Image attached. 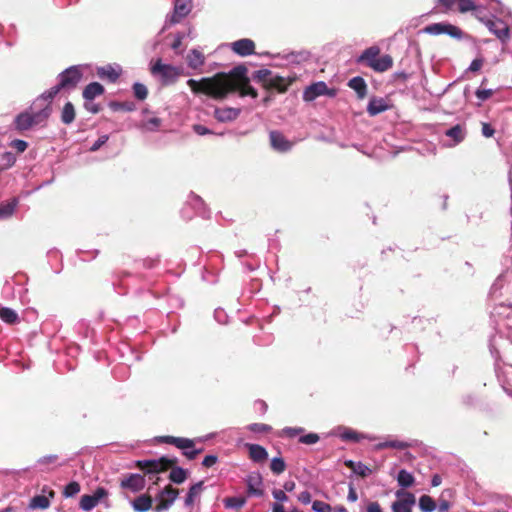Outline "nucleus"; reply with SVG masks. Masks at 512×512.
<instances>
[{
  "instance_id": "f257e3e1",
  "label": "nucleus",
  "mask_w": 512,
  "mask_h": 512,
  "mask_svg": "<svg viewBox=\"0 0 512 512\" xmlns=\"http://www.w3.org/2000/svg\"><path fill=\"white\" fill-rule=\"evenodd\" d=\"M246 72L245 67L238 66L230 74L218 73L199 81L189 79L187 84L194 93H204L214 99H224L234 90H239L241 96L256 98L257 91L249 84Z\"/></svg>"
},
{
  "instance_id": "f03ea898",
  "label": "nucleus",
  "mask_w": 512,
  "mask_h": 512,
  "mask_svg": "<svg viewBox=\"0 0 512 512\" xmlns=\"http://www.w3.org/2000/svg\"><path fill=\"white\" fill-rule=\"evenodd\" d=\"M52 108L49 104L35 107V101L29 111L20 113L15 118V127L19 131H26L34 126L43 125L51 115Z\"/></svg>"
},
{
  "instance_id": "7ed1b4c3",
  "label": "nucleus",
  "mask_w": 512,
  "mask_h": 512,
  "mask_svg": "<svg viewBox=\"0 0 512 512\" xmlns=\"http://www.w3.org/2000/svg\"><path fill=\"white\" fill-rule=\"evenodd\" d=\"M151 74L158 77L162 85H171L177 81L181 75V69L179 67L164 64L161 59L156 60L151 68Z\"/></svg>"
},
{
  "instance_id": "20e7f679",
  "label": "nucleus",
  "mask_w": 512,
  "mask_h": 512,
  "mask_svg": "<svg viewBox=\"0 0 512 512\" xmlns=\"http://www.w3.org/2000/svg\"><path fill=\"white\" fill-rule=\"evenodd\" d=\"M159 441L172 444L183 451V454L189 459L194 460L202 452V449H195V440L183 437L161 436Z\"/></svg>"
},
{
  "instance_id": "39448f33",
  "label": "nucleus",
  "mask_w": 512,
  "mask_h": 512,
  "mask_svg": "<svg viewBox=\"0 0 512 512\" xmlns=\"http://www.w3.org/2000/svg\"><path fill=\"white\" fill-rule=\"evenodd\" d=\"M256 77L270 88L279 92H285L291 81H287L284 77L273 74L268 69H261L256 72Z\"/></svg>"
},
{
  "instance_id": "423d86ee",
  "label": "nucleus",
  "mask_w": 512,
  "mask_h": 512,
  "mask_svg": "<svg viewBox=\"0 0 512 512\" xmlns=\"http://www.w3.org/2000/svg\"><path fill=\"white\" fill-rule=\"evenodd\" d=\"M476 18L503 43L509 39V27L503 20L498 18H484L478 14L476 15Z\"/></svg>"
},
{
  "instance_id": "0eeeda50",
  "label": "nucleus",
  "mask_w": 512,
  "mask_h": 512,
  "mask_svg": "<svg viewBox=\"0 0 512 512\" xmlns=\"http://www.w3.org/2000/svg\"><path fill=\"white\" fill-rule=\"evenodd\" d=\"M395 496L398 500L392 503V512H412V508L416 503L414 494L401 489L395 492Z\"/></svg>"
},
{
  "instance_id": "6e6552de",
  "label": "nucleus",
  "mask_w": 512,
  "mask_h": 512,
  "mask_svg": "<svg viewBox=\"0 0 512 512\" xmlns=\"http://www.w3.org/2000/svg\"><path fill=\"white\" fill-rule=\"evenodd\" d=\"M107 495L108 492L106 489L103 487H98L92 495H82L80 498L79 506L83 511L89 512L95 508L103 498L107 497Z\"/></svg>"
},
{
  "instance_id": "1a4fd4ad",
  "label": "nucleus",
  "mask_w": 512,
  "mask_h": 512,
  "mask_svg": "<svg viewBox=\"0 0 512 512\" xmlns=\"http://www.w3.org/2000/svg\"><path fill=\"white\" fill-rule=\"evenodd\" d=\"M178 496V490L170 486L163 489L156 497L157 505L155 507L156 512H162L168 510Z\"/></svg>"
},
{
  "instance_id": "9d476101",
  "label": "nucleus",
  "mask_w": 512,
  "mask_h": 512,
  "mask_svg": "<svg viewBox=\"0 0 512 512\" xmlns=\"http://www.w3.org/2000/svg\"><path fill=\"white\" fill-rule=\"evenodd\" d=\"M82 77L79 66H71L59 75V83L62 88H74Z\"/></svg>"
},
{
  "instance_id": "9b49d317",
  "label": "nucleus",
  "mask_w": 512,
  "mask_h": 512,
  "mask_svg": "<svg viewBox=\"0 0 512 512\" xmlns=\"http://www.w3.org/2000/svg\"><path fill=\"white\" fill-rule=\"evenodd\" d=\"M322 95L333 96L334 92H330L325 82L319 81L308 86L303 92V99L307 102L315 100Z\"/></svg>"
},
{
  "instance_id": "f8f14e48",
  "label": "nucleus",
  "mask_w": 512,
  "mask_h": 512,
  "mask_svg": "<svg viewBox=\"0 0 512 512\" xmlns=\"http://www.w3.org/2000/svg\"><path fill=\"white\" fill-rule=\"evenodd\" d=\"M192 9V0H175L174 10L168 19L171 24L179 23Z\"/></svg>"
},
{
  "instance_id": "ddd939ff",
  "label": "nucleus",
  "mask_w": 512,
  "mask_h": 512,
  "mask_svg": "<svg viewBox=\"0 0 512 512\" xmlns=\"http://www.w3.org/2000/svg\"><path fill=\"white\" fill-rule=\"evenodd\" d=\"M271 147L281 153L288 152L294 146V142L287 139L281 132L279 131H271L269 134Z\"/></svg>"
},
{
  "instance_id": "4468645a",
  "label": "nucleus",
  "mask_w": 512,
  "mask_h": 512,
  "mask_svg": "<svg viewBox=\"0 0 512 512\" xmlns=\"http://www.w3.org/2000/svg\"><path fill=\"white\" fill-rule=\"evenodd\" d=\"M174 464L173 460L161 458L160 460L139 461L138 466L147 473H159Z\"/></svg>"
},
{
  "instance_id": "2eb2a0df",
  "label": "nucleus",
  "mask_w": 512,
  "mask_h": 512,
  "mask_svg": "<svg viewBox=\"0 0 512 512\" xmlns=\"http://www.w3.org/2000/svg\"><path fill=\"white\" fill-rule=\"evenodd\" d=\"M330 435L337 436L343 441L348 442H359L360 440L367 438L364 434L358 433L357 431L344 426L336 427L330 432Z\"/></svg>"
},
{
  "instance_id": "dca6fc26",
  "label": "nucleus",
  "mask_w": 512,
  "mask_h": 512,
  "mask_svg": "<svg viewBox=\"0 0 512 512\" xmlns=\"http://www.w3.org/2000/svg\"><path fill=\"white\" fill-rule=\"evenodd\" d=\"M231 49L234 53L245 57L254 54L255 43L248 38H243L231 43Z\"/></svg>"
},
{
  "instance_id": "f3484780",
  "label": "nucleus",
  "mask_w": 512,
  "mask_h": 512,
  "mask_svg": "<svg viewBox=\"0 0 512 512\" xmlns=\"http://www.w3.org/2000/svg\"><path fill=\"white\" fill-rule=\"evenodd\" d=\"M122 69L119 65H106L97 69V75L101 79H108L110 82H115L121 75Z\"/></svg>"
},
{
  "instance_id": "a211bd4d",
  "label": "nucleus",
  "mask_w": 512,
  "mask_h": 512,
  "mask_svg": "<svg viewBox=\"0 0 512 512\" xmlns=\"http://www.w3.org/2000/svg\"><path fill=\"white\" fill-rule=\"evenodd\" d=\"M240 114V109L225 107V108H216L214 110V117L219 122H229L235 120Z\"/></svg>"
},
{
  "instance_id": "6ab92c4d",
  "label": "nucleus",
  "mask_w": 512,
  "mask_h": 512,
  "mask_svg": "<svg viewBox=\"0 0 512 512\" xmlns=\"http://www.w3.org/2000/svg\"><path fill=\"white\" fill-rule=\"evenodd\" d=\"M389 109V105L384 98L373 97L370 99L367 112L370 116H376L382 112H385Z\"/></svg>"
},
{
  "instance_id": "aec40b11",
  "label": "nucleus",
  "mask_w": 512,
  "mask_h": 512,
  "mask_svg": "<svg viewBox=\"0 0 512 512\" xmlns=\"http://www.w3.org/2000/svg\"><path fill=\"white\" fill-rule=\"evenodd\" d=\"M380 55V48L378 46H371L365 49L362 54L357 58V63H364L371 68V63L375 62Z\"/></svg>"
},
{
  "instance_id": "412c9836",
  "label": "nucleus",
  "mask_w": 512,
  "mask_h": 512,
  "mask_svg": "<svg viewBox=\"0 0 512 512\" xmlns=\"http://www.w3.org/2000/svg\"><path fill=\"white\" fill-rule=\"evenodd\" d=\"M246 483H247L249 495H252V496H262L263 495V490L259 488V486L262 483V478H261L260 474H258V473L250 474L246 479Z\"/></svg>"
},
{
  "instance_id": "4be33fe9",
  "label": "nucleus",
  "mask_w": 512,
  "mask_h": 512,
  "mask_svg": "<svg viewBox=\"0 0 512 512\" xmlns=\"http://www.w3.org/2000/svg\"><path fill=\"white\" fill-rule=\"evenodd\" d=\"M121 486L134 492L140 491L144 487V478L140 474H131L128 478L122 480Z\"/></svg>"
},
{
  "instance_id": "5701e85b",
  "label": "nucleus",
  "mask_w": 512,
  "mask_h": 512,
  "mask_svg": "<svg viewBox=\"0 0 512 512\" xmlns=\"http://www.w3.org/2000/svg\"><path fill=\"white\" fill-rule=\"evenodd\" d=\"M62 86L58 83L56 86L50 88L48 91L44 92L40 97L35 100V107L45 106V104H49L51 107V100L59 93Z\"/></svg>"
},
{
  "instance_id": "b1692460",
  "label": "nucleus",
  "mask_w": 512,
  "mask_h": 512,
  "mask_svg": "<svg viewBox=\"0 0 512 512\" xmlns=\"http://www.w3.org/2000/svg\"><path fill=\"white\" fill-rule=\"evenodd\" d=\"M104 93V87L98 82H92L88 84L84 91L83 97L86 101H92L97 96H100Z\"/></svg>"
},
{
  "instance_id": "393cba45",
  "label": "nucleus",
  "mask_w": 512,
  "mask_h": 512,
  "mask_svg": "<svg viewBox=\"0 0 512 512\" xmlns=\"http://www.w3.org/2000/svg\"><path fill=\"white\" fill-rule=\"evenodd\" d=\"M348 86L353 89L359 99H363L367 94V84L362 77H354L349 80Z\"/></svg>"
},
{
  "instance_id": "a878e982",
  "label": "nucleus",
  "mask_w": 512,
  "mask_h": 512,
  "mask_svg": "<svg viewBox=\"0 0 512 512\" xmlns=\"http://www.w3.org/2000/svg\"><path fill=\"white\" fill-rule=\"evenodd\" d=\"M393 66V59L390 55H379V58L371 63V69L376 72H385Z\"/></svg>"
},
{
  "instance_id": "bb28decb",
  "label": "nucleus",
  "mask_w": 512,
  "mask_h": 512,
  "mask_svg": "<svg viewBox=\"0 0 512 512\" xmlns=\"http://www.w3.org/2000/svg\"><path fill=\"white\" fill-rule=\"evenodd\" d=\"M250 458L255 462H262L267 459L266 449L258 444H247Z\"/></svg>"
},
{
  "instance_id": "cd10ccee",
  "label": "nucleus",
  "mask_w": 512,
  "mask_h": 512,
  "mask_svg": "<svg viewBox=\"0 0 512 512\" xmlns=\"http://www.w3.org/2000/svg\"><path fill=\"white\" fill-rule=\"evenodd\" d=\"M204 55L197 49H193L187 55V64L192 69H197L204 64Z\"/></svg>"
},
{
  "instance_id": "c85d7f7f",
  "label": "nucleus",
  "mask_w": 512,
  "mask_h": 512,
  "mask_svg": "<svg viewBox=\"0 0 512 512\" xmlns=\"http://www.w3.org/2000/svg\"><path fill=\"white\" fill-rule=\"evenodd\" d=\"M446 136L453 140L452 145H456L465 139L466 132L461 125H455L446 131Z\"/></svg>"
},
{
  "instance_id": "c756f323",
  "label": "nucleus",
  "mask_w": 512,
  "mask_h": 512,
  "mask_svg": "<svg viewBox=\"0 0 512 512\" xmlns=\"http://www.w3.org/2000/svg\"><path fill=\"white\" fill-rule=\"evenodd\" d=\"M133 508L138 512H146L152 507V499L150 496L141 495L133 501Z\"/></svg>"
},
{
  "instance_id": "7c9ffc66",
  "label": "nucleus",
  "mask_w": 512,
  "mask_h": 512,
  "mask_svg": "<svg viewBox=\"0 0 512 512\" xmlns=\"http://www.w3.org/2000/svg\"><path fill=\"white\" fill-rule=\"evenodd\" d=\"M397 482L398 485L401 486L402 488H409L414 485L415 478L407 470L401 469L397 475Z\"/></svg>"
},
{
  "instance_id": "2f4dec72",
  "label": "nucleus",
  "mask_w": 512,
  "mask_h": 512,
  "mask_svg": "<svg viewBox=\"0 0 512 512\" xmlns=\"http://www.w3.org/2000/svg\"><path fill=\"white\" fill-rule=\"evenodd\" d=\"M346 466L354 473L361 477H366L371 473V469L361 462H354L352 460L346 461Z\"/></svg>"
},
{
  "instance_id": "473e14b6",
  "label": "nucleus",
  "mask_w": 512,
  "mask_h": 512,
  "mask_svg": "<svg viewBox=\"0 0 512 512\" xmlns=\"http://www.w3.org/2000/svg\"><path fill=\"white\" fill-rule=\"evenodd\" d=\"M162 124V120L158 117H151L147 120H144L140 124V128L147 132H155L158 131Z\"/></svg>"
},
{
  "instance_id": "72a5a7b5",
  "label": "nucleus",
  "mask_w": 512,
  "mask_h": 512,
  "mask_svg": "<svg viewBox=\"0 0 512 512\" xmlns=\"http://www.w3.org/2000/svg\"><path fill=\"white\" fill-rule=\"evenodd\" d=\"M458 11L460 13L475 12V16L479 14V6H477L472 0H458Z\"/></svg>"
},
{
  "instance_id": "f704fd0d",
  "label": "nucleus",
  "mask_w": 512,
  "mask_h": 512,
  "mask_svg": "<svg viewBox=\"0 0 512 512\" xmlns=\"http://www.w3.org/2000/svg\"><path fill=\"white\" fill-rule=\"evenodd\" d=\"M50 506V500L44 495L34 496L29 503L31 509H47Z\"/></svg>"
},
{
  "instance_id": "c9c22d12",
  "label": "nucleus",
  "mask_w": 512,
  "mask_h": 512,
  "mask_svg": "<svg viewBox=\"0 0 512 512\" xmlns=\"http://www.w3.org/2000/svg\"><path fill=\"white\" fill-rule=\"evenodd\" d=\"M188 36L190 37L191 39L194 38L193 36V29L192 28H189L187 33H177L175 35V38H174V41L173 43L171 44V48L178 54H181L182 53V50L180 49L181 46H182V41L183 39Z\"/></svg>"
},
{
  "instance_id": "e433bc0d",
  "label": "nucleus",
  "mask_w": 512,
  "mask_h": 512,
  "mask_svg": "<svg viewBox=\"0 0 512 512\" xmlns=\"http://www.w3.org/2000/svg\"><path fill=\"white\" fill-rule=\"evenodd\" d=\"M202 489H203L202 481L192 485L188 491L186 498H185V505L191 506L194 503L195 497L201 493Z\"/></svg>"
},
{
  "instance_id": "4c0bfd02",
  "label": "nucleus",
  "mask_w": 512,
  "mask_h": 512,
  "mask_svg": "<svg viewBox=\"0 0 512 512\" xmlns=\"http://www.w3.org/2000/svg\"><path fill=\"white\" fill-rule=\"evenodd\" d=\"M223 504L227 509H240L246 504L245 497H227L223 500Z\"/></svg>"
},
{
  "instance_id": "58836bf2",
  "label": "nucleus",
  "mask_w": 512,
  "mask_h": 512,
  "mask_svg": "<svg viewBox=\"0 0 512 512\" xmlns=\"http://www.w3.org/2000/svg\"><path fill=\"white\" fill-rule=\"evenodd\" d=\"M0 318L8 324H14L19 320L18 314L13 309L7 307L0 310Z\"/></svg>"
},
{
  "instance_id": "ea45409f",
  "label": "nucleus",
  "mask_w": 512,
  "mask_h": 512,
  "mask_svg": "<svg viewBox=\"0 0 512 512\" xmlns=\"http://www.w3.org/2000/svg\"><path fill=\"white\" fill-rule=\"evenodd\" d=\"M75 119V110L72 103L67 102L62 110L61 120L64 124H70Z\"/></svg>"
},
{
  "instance_id": "a19ab883",
  "label": "nucleus",
  "mask_w": 512,
  "mask_h": 512,
  "mask_svg": "<svg viewBox=\"0 0 512 512\" xmlns=\"http://www.w3.org/2000/svg\"><path fill=\"white\" fill-rule=\"evenodd\" d=\"M419 508L422 512H433L436 509L435 501L428 495L419 498Z\"/></svg>"
},
{
  "instance_id": "79ce46f5",
  "label": "nucleus",
  "mask_w": 512,
  "mask_h": 512,
  "mask_svg": "<svg viewBox=\"0 0 512 512\" xmlns=\"http://www.w3.org/2000/svg\"><path fill=\"white\" fill-rule=\"evenodd\" d=\"M16 206H17L16 199H13L12 201H10L8 203L1 204L0 205V219H5V218L12 216Z\"/></svg>"
},
{
  "instance_id": "37998d69",
  "label": "nucleus",
  "mask_w": 512,
  "mask_h": 512,
  "mask_svg": "<svg viewBox=\"0 0 512 512\" xmlns=\"http://www.w3.org/2000/svg\"><path fill=\"white\" fill-rule=\"evenodd\" d=\"M169 478L172 482L181 484L186 480L187 473L183 468L175 467L171 470Z\"/></svg>"
},
{
  "instance_id": "c03bdc74",
  "label": "nucleus",
  "mask_w": 512,
  "mask_h": 512,
  "mask_svg": "<svg viewBox=\"0 0 512 512\" xmlns=\"http://www.w3.org/2000/svg\"><path fill=\"white\" fill-rule=\"evenodd\" d=\"M447 27V23H433L424 28V32L430 35H441L445 34V28Z\"/></svg>"
},
{
  "instance_id": "a18cd8bd",
  "label": "nucleus",
  "mask_w": 512,
  "mask_h": 512,
  "mask_svg": "<svg viewBox=\"0 0 512 512\" xmlns=\"http://www.w3.org/2000/svg\"><path fill=\"white\" fill-rule=\"evenodd\" d=\"M15 156L12 152H5L0 156V169H8L15 163Z\"/></svg>"
},
{
  "instance_id": "49530a36",
  "label": "nucleus",
  "mask_w": 512,
  "mask_h": 512,
  "mask_svg": "<svg viewBox=\"0 0 512 512\" xmlns=\"http://www.w3.org/2000/svg\"><path fill=\"white\" fill-rule=\"evenodd\" d=\"M271 471L275 474H281L286 469L285 461L281 457H274L270 464Z\"/></svg>"
},
{
  "instance_id": "de8ad7c7",
  "label": "nucleus",
  "mask_w": 512,
  "mask_h": 512,
  "mask_svg": "<svg viewBox=\"0 0 512 512\" xmlns=\"http://www.w3.org/2000/svg\"><path fill=\"white\" fill-rule=\"evenodd\" d=\"M407 443L403 442V441H399V440H392V441H385L383 443H380L377 445V448L378 449H383V448H394V449H399V450H403L407 447Z\"/></svg>"
},
{
  "instance_id": "09e8293b",
  "label": "nucleus",
  "mask_w": 512,
  "mask_h": 512,
  "mask_svg": "<svg viewBox=\"0 0 512 512\" xmlns=\"http://www.w3.org/2000/svg\"><path fill=\"white\" fill-rule=\"evenodd\" d=\"M80 492V484L76 481H72L67 484L64 488L63 495L65 497H73Z\"/></svg>"
},
{
  "instance_id": "8fccbe9b",
  "label": "nucleus",
  "mask_w": 512,
  "mask_h": 512,
  "mask_svg": "<svg viewBox=\"0 0 512 512\" xmlns=\"http://www.w3.org/2000/svg\"><path fill=\"white\" fill-rule=\"evenodd\" d=\"M133 92L137 99L144 100L147 98L148 90L147 87L142 83H134L133 85Z\"/></svg>"
},
{
  "instance_id": "3c124183",
  "label": "nucleus",
  "mask_w": 512,
  "mask_h": 512,
  "mask_svg": "<svg viewBox=\"0 0 512 512\" xmlns=\"http://www.w3.org/2000/svg\"><path fill=\"white\" fill-rule=\"evenodd\" d=\"M445 34L455 39H461L464 36V33L460 28L450 23H447V27L445 28Z\"/></svg>"
},
{
  "instance_id": "603ef678",
  "label": "nucleus",
  "mask_w": 512,
  "mask_h": 512,
  "mask_svg": "<svg viewBox=\"0 0 512 512\" xmlns=\"http://www.w3.org/2000/svg\"><path fill=\"white\" fill-rule=\"evenodd\" d=\"M320 437L316 433H308L306 435H302L299 438V442L306 445H313L319 441Z\"/></svg>"
},
{
  "instance_id": "864d4df0",
  "label": "nucleus",
  "mask_w": 512,
  "mask_h": 512,
  "mask_svg": "<svg viewBox=\"0 0 512 512\" xmlns=\"http://www.w3.org/2000/svg\"><path fill=\"white\" fill-rule=\"evenodd\" d=\"M247 429L254 433H265L271 430V427L267 424L253 423L247 426Z\"/></svg>"
},
{
  "instance_id": "5fc2aeb1",
  "label": "nucleus",
  "mask_w": 512,
  "mask_h": 512,
  "mask_svg": "<svg viewBox=\"0 0 512 512\" xmlns=\"http://www.w3.org/2000/svg\"><path fill=\"white\" fill-rule=\"evenodd\" d=\"M312 509L315 512H331L332 511V507L329 504H327L323 501H319V500H315L312 503Z\"/></svg>"
},
{
  "instance_id": "6e6d98bb",
  "label": "nucleus",
  "mask_w": 512,
  "mask_h": 512,
  "mask_svg": "<svg viewBox=\"0 0 512 512\" xmlns=\"http://www.w3.org/2000/svg\"><path fill=\"white\" fill-rule=\"evenodd\" d=\"M303 432H304V429L301 427H285L282 430L281 435L287 436V437H295Z\"/></svg>"
},
{
  "instance_id": "4d7b16f0",
  "label": "nucleus",
  "mask_w": 512,
  "mask_h": 512,
  "mask_svg": "<svg viewBox=\"0 0 512 512\" xmlns=\"http://www.w3.org/2000/svg\"><path fill=\"white\" fill-rule=\"evenodd\" d=\"M484 60L483 58L479 57L474 59L471 64L469 65L467 71L469 72H478L482 66H483Z\"/></svg>"
},
{
  "instance_id": "13d9d810",
  "label": "nucleus",
  "mask_w": 512,
  "mask_h": 512,
  "mask_svg": "<svg viewBox=\"0 0 512 512\" xmlns=\"http://www.w3.org/2000/svg\"><path fill=\"white\" fill-rule=\"evenodd\" d=\"M109 137L108 135H102L100 136L90 147V151L95 152L100 149L101 146H103L107 141Z\"/></svg>"
},
{
  "instance_id": "bf43d9fd",
  "label": "nucleus",
  "mask_w": 512,
  "mask_h": 512,
  "mask_svg": "<svg viewBox=\"0 0 512 512\" xmlns=\"http://www.w3.org/2000/svg\"><path fill=\"white\" fill-rule=\"evenodd\" d=\"M193 131L197 134V135H200V136H204V135H209V134H213V132L208 129L207 127L201 125V124H195L193 125L192 127Z\"/></svg>"
},
{
  "instance_id": "052dcab7",
  "label": "nucleus",
  "mask_w": 512,
  "mask_h": 512,
  "mask_svg": "<svg viewBox=\"0 0 512 512\" xmlns=\"http://www.w3.org/2000/svg\"><path fill=\"white\" fill-rule=\"evenodd\" d=\"M493 94V91L491 89H478L476 91V97L481 100L485 101L489 99Z\"/></svg>"
},
{
  "instance_id": "680f3d73",
  "label": "nucleus",
  "mask_w": 512,
  "mask_h": 512,
  "mask_svg": "<svg viewBox=\"0 0 512 512\" xmlns=\"http://www.w3.org/2000/svg\"><path fill=\"white\" fill-rule=\"evenodd\" d=\"M11 146L15 148L18 152L22 153L26 150L28 144L24 140L16 139L12 141Z\"/></svg>"
},
{
  "instance_id": "e2e57ef3",
  "label": "nucleus",
  "mask_w": 512,
  "mask_h": 512,
  "mask_svg": "<svg viewBox=\"0 0 512 512\" xmlns=\"http://www.w3.org/2000/svg\"><path fill=\"white\" fill-rule=\"evenodd\" d=\"M272 495L273 497L277 500V501H280V502H286L288 500V497L287 495L285 494V492L283 490H280V489H275L272 491Z\"/></svg>"
},
{
  "instance_id": "0e129e2a",
  "label": "nucleus",
  "mask_w": 512,
  "mask_h": 512,
  "mask_svg": "<svg viewBox=\"0 0 512 512\" xmlns=\"http://www.w3.org/2000/svg\"><path fill=\"white\" fill-rule=\"evenodd\" d=\"M214 317L219 323H226L227 315L223 309H216L214 312Z\"/></svg>"
},
{
  "instance_id": "69168bd1",
  "label": "nucleus",
  "mask_w": 512,
  "mask_h": 512,
  "mask_svg": "<svg viewBox=\"0 0 512 512\" xmlns=\"http://www.w3.org/2000/svg\"><path fill=\"white\" fill-rule=\"evenodd\" d=\"M218 458L216 455H207L203 461H202V465L204 467H212L216 462H217Z\"/></svg>"
},
{
  "instance_id": "338daca9",
  "label": "nucleus",
  "mask_w": 512,
  "mask_h": 512,
  "mask_svg": "<svg viewBox=\"0 0 512 512\" xmlns=\"http://www.w3.org/2000/svg\"><path fill=\"white\" fill-rule=\"evenodd\" d=\"M494 132H495V130L488 123H483L482 124V134H483V136H485L487 138L492 137L494 135Z\"/></svg>"
},
{
  "instance_id": "774afa93",
  "label": "nucleus",
  "mask_w": 512,
  "mask_h": 512,
  "mask_svg": "<svg viewBox=\"0 0 512 512\" xmlns=\"http://www.w3.org/2000/svg\"><path fill=\"white\" fill-rule=\"evenodd\" d=\"M366 512H383L378 502H370L367 505Z\"/></svg>"
}]
</instances>
